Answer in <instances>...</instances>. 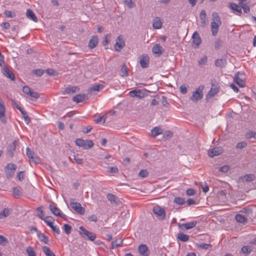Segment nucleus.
Returning a JSON list of instances; mask_svg holds the SVG:
<instances>
[{"label": "nucleus", "instance_id": "412c9836", "mask_svg": "<svg viewBox=\"0 0 256 256\" xmlns=\"http://www.w3.org/2000/svg\"><path fill=\"white\" fill-rule=\"evenodd\" d=\"M12 212V209L10 208H4L0 212V220L4 219L8 217Z\"/></svg>", "mask_w": 256, "mask_h": 256}, {"label": "nucleus", "instance_id": "f03ea898", "mask_svg": "<svg viewBox=\"0 0 256 256\" xmlns=\"http://www.w3.org/2000/svg\"><path fill=\"white\" fill-rule=\"evenodd\" d=\"M204 86L202 85L197 88L194 92H193L192 96L190 98V100L194 102H197L198 101L202 99L203 97L202 90Z\"/></svg>", "mask_w": 256, "mask_h": 256}, {"label": "nucleus", "instance_id": "5701e85b", "mask_svg": "<svg viewBox=\"0 0 256 256\" xmlns=\"http://www.w3.org/2000/svg\"><path fill=\"white\" fill-rule=\"evenodd\" d=\"M200 17L201 20V26H204L208 21L206 18V12L204 10H202L201 11Z\"/></svg>", "mask_w": 256, "mask_h": 256}, {"label": "nucleus", "instance_id": "3c124183", "mask_svg": "<svg viewBox=\"0 0 256 256\" xmlns=\"http://www.w3.org/2000/svg\"><path fill=\"white\" fill-rule=\"evenodd\" d=\"M102 87V86L101 84H96L91 87L90 90L94 92H98L101 90Z\"/></svg>", "mask_w": 256, "mask_h": 256}, {"label": "nucleus", "instance_id": "603ef678", "mask_svg": "<svg viewBox=\"0 0 256 256\" xmlns=\"http://www.w3.org/2000/svg\"><path fill=\"white\" fill-rule=\"evenodd\" d=\"M198 248L204 250H208L209 248H211L212 246L210 244L202 243L198 244Z\"/></svg>", "mask_w": 256, "mask_h": 256}, {"label": "nucleus", "instance_id": "79ce46f5", "mask_svg": "<svg viewBox=\"0 0 256 256\" xmlns=\"http://www.w3.org/2000/svg\"><path fill=\"white\" fill-rule=\"evenodd\" d=\"M174 202L179 205H182L186 202L184 199L181 197H176L174 200Z\"/></svg>", "mask_w": 256, "mask_h": 256}, {"label": "nucleus", "instance_id": "dca6fc26", "mask_svg": "<svg viewBox=\"0 0 256 256\" xmlns=\"http://www.w3.org/2000/svg\"><path fill=\"white\" fill-rule=\"evenodd\" d=\"M18 144V141L14 140V141L12 144H10L8 148H7V151L8 152V154L10 157L13 156H14V152L15 151L16 146Z\"/></svg>", "mask_w": 256, "mask_h": 256}, {"label": "nucleus", "instance_id": "9d476101", "mask_svg": "<svg viewBox=\"0 0 256 256\" xmlns=\"http://www.w3.org/2000/svg\"><path fill=\"white\" fill-rule=\"evenodd\" d=\"M192 44L195 48H197L202 43V39L199 34L196 31L192 34Z\"/></svg>", "mask_w": 256, "mask_h": 256}, {"label": "nucleus", "instance_id": "f8f14e48", "mask_svg": "<svg viewBox=\"0 0 256 256\" xmlns=\"http://www.w3.org/2000/svg\"><path fill=\"white\" fill-rule=\"evenodd\" d=\"M244 77L243 74H240L239 72L234 77V82L242 88L245 86V81Z\"/></svg>", "mask_w": 256, "mask_h": 256}, {"label": "nucleus", "instance_id": "e2e57ef3", "mask_svg": "<svg viewBox=\"0 0 256 256\" xmlns=\"http://www.w3.org/2000/svg\"><path fill=\"white\" fill-rule=\"evenodd\" d=\"M50 227L54 234H60V229L57 226H54L53 224H52V226H50Z\"/></svg>", "mask_w": 256, "mask_h": 256}, {"label": "nucleus", "instance_id": "7ed1b4c3", "mask_svg": "<svg viewBox=\"0 0 256 256\" xmlns=\"http://www.w3.org/2000/svg\"><path fill=\"white\" fill-rule=\"evenodd\" d=\"M75 142L76 145L82 147L84 150L90 148L94 145L93 142L90 140H84L82 138H77L75 140Z\"/></svg>", "mask_w": 256, "mask_h": 256}, {"label": "nucleus", "instance_id": "58836bf2", "mask_svg": "<svg viewBox=\"0 0 256 256\" xmlns=\"http://www.w3.org/2000/svg\"><path fill=\"white\" fill-rule=\"evenodd\" d=\"M38 236L41 242H43L44 244H46L48 242V238L45 236L44 234L42 233L38 234Z\"/></svg>", "mask_w": 256, "mask_h": 256}, {"label": "nucleus", "instance_id": "72a5a7b5", "mask_svg": "<svg viewBox=\"0 0 256 256\" xmlns=\"http://www.w3.org/2000/svg\"><path fill=\"white\" fill-rule=\"evenodd\" d=\"M252 248L251 246H243L241 248V252L246 256L252 252Z\"/></svg>", "mask_w": 256, "mask_h": 256}, {"label": "nucleus", "instance_id": "ddd939ff", "mask_svg": "<svg viewBox=\"0 0 256 256\" xmlns=\"http://www.w3.org/2000/svg\"><path fill=\"white\" fill-rule=\"evenodd\" d=\"M198 224V222L194 220L184 224H179L178 226L180 228H185L186 230H190L194 228Z\"/></svg>", "mask_w": 256, "mask_h": 256}, {"label": "nucleus", "instance_id": "2f4dec72", "mask_svg": "<svg viewBox=\"0 0 256 256\" xmlns=\"http://www.w3.org/2000/svg\"><path fill=\"white\" fill-rule=\"evenodd\" d=\"M177 239L181 242H186L189 240V236L180 232L178 234Z\"/></svg>", "mask_w": 256, "mask_h": 256}, {"label": "nucleus", "instance_id": "a19ab883", "mask_svg": "<svg viewBox=\"0 0 256 256\" xmlns=\"http://www.w3.org/2000/svg\"><path fill=\"white\" fill-rule=\"evenodd\" d=\"M122 246V240L120 238L113 241V248Z\"/></svg>", "mask_w": 256, "mask_h": 256}, {"label": "nucleus", "instance_id": "338daca9", "mask_svg": "<svg viewBox=\"0 0 256 256\" xmlns=\"http://www.w3.org/2000/svg\"><path fill=\"white\" fill-rule=\"evenodd\" d=\"M12 102L13 106L18 109L20 111V112H22L24 110V109L19 104H18L15 100H12Z\"/></svg>", "mask_w": 256, "mask_h": 256}, {"label": "nucleus", "instance_id": "9b49d317", "mask_svg": "<svg viewBox=\"0 0 256 256\" xmlns=\"http://www.w3.org/2000/svg\"><path fill=\"white\" fill-rule=\"evenodd\" d=\"M149 56L144 54L141 56L140 58V64L142 68H146L148 67L149 64Z\"/></svg>", "mask_w": 256, "mask_h": 256}, {"label": "nucleus", "instance_id": "774afa93", "mask_svg": "<svg viewBox=\"0 0 256 256\" xmlns=\"http://www.w3.org/2000/svg\"><path fill=\"white\" fill-rule=\"evenodd\" d=\"M247 146V143L244 142H240L237 144L236 147L238 148L242 149Z\"/></svg>", "mask_w": 256, "mask_h": 256}, {"label": "nucleus", "instance_id": "c85d7f7f", "mask_svg": "<svg viewBox=\"0 0 256 256\" xmlns=\"http://www.w3.org/2000/svg\"><path fill=\"white\" fill-rule=\"evenodd\" d=\"M219 88L218 87H216L214 88H211L210 90L208 92V94L206 95V98H210L214 97L216 94H218L219 92Z\"/></svg>", "mask_w": 256, "mask_h": 256}, {"label": "nucleus", "instance_id": "423d86ee", "mask_svg": "<svg viewBox=\"0 0 256 256\" xmlns=\"http://www.w3.org/2000/svg\"><path fill=\"white\" fill-rule=\"evenodd\" d=\"M70 204L72 208L78 214H84L85 212V209L82 207L80 204L74 202V199H72L70 200Z\"/></svg>", "mask_w": 256, "mask_h": 256}, {"label": "nucleus", "instance_id": "1a4fd4ad", "mask_svg": "<svg viewBox=\"0 0 256 256\" xmlns=\"http://www.w3.org/2000/svg\"><path fill=\"white\" fill-rule=\"evenodd\" d=\"M49 208L51 212L54 216H58L64 220H66V216L64 214L62 213L60 210L56 206L53 204H50L49 206Z\"/></svg>", "mask_w": 256, "mask_h": 256}, {"label": "nucleus", "instance_id": "f704fd0d", "mask_svg": "<svg viewBox=\"0 0 256 256\" xmlns=\"http://www.w3.org/2000/svg\"><path fill=\"white\" fill-rule=\"evenodd\" d=\"M48 226H52L54 221V218L50 216H46L42 220Z\"/></svg>", "mask_w": 256, "mask_h": 256}, {"label": "nucleus", "instance_id": "4d7b16f0", "mask_svg": "<svg viewBox=\"0 0 256 256\" xmlns=\"http://www.w3.org/2000/svg\"><path fill=\"white\" fill-rule=\"evenodd\" d=\"M4 15L8 18H14L16 16V14L14 12L10 11V10H5L4 12Z\"/></svg>", "mask_w": 256, "mask_h": 256}, {"label": "nucleus", "instance_id": "6e6552de", "mask_svg": "<svg viewBox=\"0 0 256 256\" xmlns=\"http://www.w3.org/2000/svg\"><path fill=\"white\" fill-rule=\"evenodd\" d=\"M80 234L83 237H86L91 241L94 240L96 238V236L94 234L87 230L83 226L80 227Z\"/></svg>", "mask_w": 256, "mask_h": 256}, {"label": "nucleus", "instance_id": "cd10ccee", "mask_svg": "<svg viewBox=\"0 0 256 256\" xmlns=\"http://www.w3.org/2000/svg\"><path fill=\"white\" fill-rule=\"evenodd\" d=\"M162 133V130L158 126H156L151 130L152 136L155 138Z\"/></svg>", "mask_w": 256, "mask_h": 256}, {"label": "nucleus", "instance_id": "4be33fe9", "mask_svg": "<svg viewBox=\"0 0 256 256\" xmlns=\"http://www.w3.org/2000/svg\"><path fill=\"white\" fill-rule=\"evenodd\" d=\"M152 26L154 29H160L162 27V22L159 17H156L154 19Z\"/></svg>", "mask_w": 256, "mask_h": 256}, {"label": "nucleus", "instance_id": "13d9d810", "mask_svg": "<svg viewBox=\"0 0 256 256\" xmlns=\"http://www.w3.org/2000/svg\"><path fill=\"white\" fill-rule=\"evenodd\" d=\"M12 192H13L14 194L18 197H20L22 195V192L20 191L19 188L17 187H14L13 188Z\"/></svg>", "mask_w": 256, "mask_h": 256}, {"label": "nucleus", "instance_id": "a878e982", "mask_svg": "<svg viewBox=\"0 0 256 256\" xmlns=\"http://www.w3.org/2000/svg\"><path fill=\"white\" fill-rule=\"evenodd\" d=\"M26 15L28 18L32 20L34 22H38V18H37L35 14H34V12L32 10H31L30 9L27 10L26 12Z\"/></svg>", "mask_w": 256, "mask_h": 256}, {"label": "nucleus", "instance_id": "a18cd8bd", "mask_svg": "<svg viewBox=\"0 0 256 256\" xmlns=\"http://www.w3.org/2000/svg\"><path fill=\"white\" fill-rule=\"evenodd\" d=\"M246 181L250 182L253 181L255 178L256 176L254 174H246L244 176Z\"/></svg>", "mask_w": 256, "mask_h": 256}, {"label": "nucleus", "instance_id": "7c9ffc66", "mask_svg": "<svg viewBox=\"0 0 256 256\" xmlns=\"http://www.w3.org/2000/svg\"><path fill=\"white\" fill-rule=\"evenodd\" d=\"M85 98L86 96L84 94H78L74 96L72 100L74 102L78 103L84 101L85 100Z\"/></svg>", "mask_w": 256, "mask_h": 256}, {"label": "nucleus", "instance_id": "c756f323", "mask_svg": "<svg viewBox=\"0 0 256 256\" xmlns=\"http://www.w3.org/2000/svg\"><path fill=\"white\" fill-rule=\"evenodd\" d=\"M113 208L114 207L116 208V210L118 208H120V207L122 206V202L118 198V197L116 196H115L113 195Z\"/></svg>", "mask_w": 256, "mask_h": 256}, {"label": "nucleus", "instance_id": "ea45409f", "mask_svg": "<svg viewBox=\"0 0 256 256\" xmlns=\"http://www.w3.org/2000/svg\"><path fill=\"white\" fill-rule=\"evenodd\" d=\"M26 251L28 256H36L35 252L33 248L30 246H28L26 248Z\"/></svg>", "mask_w": 256, "mask_h": 256}, {"label": "nucleus", "instance_id": "bb28decb", "mask_svg": "<svg viewBox=\"0 0 256 256\" xmlns=\"http://www.w3.org/2000/svg\"><path fill=\"white\" fill-rule=\"evenodd\" d=\"M78 90V88L77 86H73L69 88H66L63 92L64 94H72Z\"/></svg>", "mask_w": 256, "mask_h": 256}, {"label": "nucleus", "instance_id": "473e14b6", "mask_svg": "<svg viewBox=\"0 0 256 256\" xmlns=\"http://www.w3.org/2000/svg\"><path fill=\"white\" fill-rule=\"evenodd\" d=\"M120 74L122 77L128 76V71L126 64H123L120 68Z\"/></svg>", "mask_w": 256, "mask_h": 256}, {"label": "nucleus", "instance_id": "393cba45", "mask_svg": "<svg viewBox=\"0 0 256 256\" xmlns=\"http://www.w3.org/2000/svg\"><path fill=\"white\" fill-rule=\"evenodd\" d=\"M230 7L234 12H236L238 15L242 13L240 5L239 6L235 3L232 2L230 4Z\"/></svg>", "mask_w": 256, "mask_h": 256}, {"label": "nucleus", "instance_id": "de8ad7c7", "mask_svg": "<svg viewBox=\"0 0 256 256\" xmlns=\"http://www.w3.org/2000/svg\"><path fill=\"white\" fill-rule=\"evenodd\" d=\"M208 61V58L206 56H204L200 58V59L198 61V65L200 66L204 65L206 64Z\"/></svg>", "mask_w": 256, "mask_h": 256}, {"label": "nucleus", "instance_id": "c03bdc74", "mask_svg": "<svg viewBox=\"0 0 256 256\" xmlns=\"http://www.w3.org/2000/svg\"><path fill=\"white\" fill-rule=\"evenodd\" d=\"M20 112L23 118H24L25 122L27 124H28L30 121V119L28 116L27 112L24 110Z\"/></svg>", "mask_w": 256, "mask_h": 256}, {"label": "nucleus", "instance_id": "4c0bfd02", "mask_svg": "<svg viewBox=\"0 0 256 256\" xmlns=\"http://www.w3.org/2000/svg\"><path fill=\"white\" fill-rule=\"evenodd\" d=\"M226 60L224 59H217L215 62V65L218 67L222 68L225 66Z\"/></svg>", "mask_w": 256, "mask_h": 256}, {"label": "nucleus", "instance_id": "c9c22d12", "mask_svg": "<svg viewBox=\"0 0 256 256\" xmlns=\"http://www.w3.org/2000/svg\"><path fill=\"white\" fill-rule=\"evenodd\" d=\"M42 250L46 256H56L50 250V249L46 246H42Z\"/></svg>", "mask_w": 256, "mask_h": 256}, {"label": "nucleus", "instance_id": "a211bd4d", "mask_svg": "<svg viewBox=\"0 0 256 256\" xmlns=\"http://www.w3.org/2000/svg\"><path fill=\"white\" fill-rule=\"evenodd\" d=\"M164 51V48L160 44H156L152 48V52L158 56H160Z\"/></svg>", "mask_w": 256, "mask_h": 256}, {"label": "nucleus", "instance_id": "f257e3e1", "mask_svg": "<svg viewBox=\"0 0 256 256\" xmlns=\"http://www.w3.org/2000/svg\"><path fill=\"white\" fill-rule=\"evenodd\" d=\"M212 22H211V30L212 34L215 36L218 32V28L222 24L220 17L216 12L212 14Z\"/></svg>", "mask_w": 256, "mask_h": 256}, {"label": "nucleus", "instance_id": "6ab92c4d", "mask_svg": "<svg viewBox=\"0 0 256 256\" xmlns=\"http://www.w3.org/2000/svg\"><path fill=\"white\" fill-rule=\"evenodd\" d=\"M2 73L8 78L12 80H14L15 76L14 73L11 70L8 68H4L2 69Z\"/></svg>", "mask_w": 256, "mask_h": 256}, {"label": "nucleus", "instance_id": "69168bd1", "mask_svg": "<svg viewBox=\"0 0 256 256\" xmlns=\"http://www.w3.org/2000/svg\"><path fill=\"white\" fill-rule=\"evenodd\" d=\"M30 162H33L34 164H38L40 162V159L39 158L36 156L35 154L33 156H32V158L29 159Z\"/></svg>", "mask_w": 256, "mask_h": 256}, {"label": "nucleus", "instance_id": "0eeeda50", "mask_svg": "<svg viewBox=\"0 0 256 256\" xmlns=\"http://www.w3.org/2000/svg\"><path fill=\"white\" fill-rule=\"evenodd\" d=\"M125 46V41L122 36H119L116 40L114 48L116 51L120 52Z\"/></svg>", "mask_w": 256, "mask_h": 256}, {"label": "nucleus", "instance_id": "052dcab7", "mask_svg": "<svg viewBox=\"0 0 256 256\" xmlns=\"http://www.w3.org/2000/svg\"><path fill=\"white\" fill-rule=\"evenodd\" d=\"M32 73L38 76H40L44 74V70L42 69H36L32 71Z\"/></svg>", "mask_w": 256, "mask_h": 256}, {"label": "nucleus", "instance_id": "e433bc0d", "mask_svg": "<svg viewBox=\"0 0 256 256\" xmlns=\"http://www.w3.org/2000/svg\"><path fill=\"white\" fill-rule=\"evenodd\" d=\"M236 220L240 223H244L246 222V218L242 214H236L235 216Z\"/></svg>", "mask_w": 256, "mask_h": 256}, {"label": "nucleus", "instance_id": "f3484780", "mask_svg": "<svg viewBox=\"0 0 256 256\" xmlns=\"http://www.w3.org/2000/svg\"><path fill=\"white\" fill-rule=\"evenodd\" d=\"M130 95L132 98H142L144 97L145 94L143 92L142 90H133L129 92Z\"/></svg>", "mask_w": 256, "mask_h": 256}, {"label": "nucleus", "instance_id": "680f3d73", "mask_svg": "<svg viewBox=\"0 0 256 256\" xmlns=\"http://www.w3.org/2000/svg\"><path fill=\"white\" fill-rule=\"evenodd\" d=\"M180 92L182 94H186L188 90H187V86L186 84H183L180 86Z\"/></svg>", "mask_w": 256, "mask_h": 256}, {"label": "nucleus", "instance_id": "49530a36", "mask_svg": "<svg viewBox=\"0 0 256 256\" xmlns=\"http://www.w3.org/2000/svg\"><path fill=\"white\" fill-rule=\"evenodd\" d=\"M36 210L38 212V214H37L38 217L42 220L43 219H44V218L45 217L44 216V212H43L42 210V209L41 207L38 208Z\"/></svg>", "mask_w": 256, "mask_h": 256}, {"label": "nucleus", "instance_id": "6e6d98bb", "mask_svg": "<svg viewBox=\"0 0 256 256\" xmlns=\"http://www.w3.org/2000/svg\"><path fill=\"white\" fill-rule=\"evenodd\" d=\"M26 154L29 159L32 158V156L35 154L34 152L31 150L29 148H26Z\"/></svg>", "mask_w": 256, "mask_h": 256}, {"label": "nucleus", "instance_id": "4468645a", "mask_svg": "<svg viewBox=\"0 0 256 256\" xmlns=\"http://www.w3.org/2000/svg\"><path fill=\"white\" fill-rule=\"evenodd\" d=\"M223 150L221 147H216L212 148L210 150L208 151V154L209 156L213 158L215 156H218L222 154Z\"/></svg>", "mask_w": 256, "mask_h": 256}, {"label": "nucleus", "instance_id": "09e8293b", "mask_svg": "<svg viewBox=\"0 0 256 256\" xmlns=\"http://www.w3.org/2000/svg\"><path fill=\"white\" fill-rule=\"evenodd\" d=\"M148 175V172L146 170H141L138 173V176L142 178H146Z\"/></svg>", "mask_w": 256, "mask_h": 256}, {"label": "nucleus", "instance_id": "37998d69", "mask_svg": "<svg viewBox=\"0 0 256 256\" xmlns=\"http://www.w3.org/2000/svg\"><path fill=\"white\" fill-rule=\"evenodd\" d=\"M239 4L240 5L241 9L242 8L244 13H248L250 11L249 6L245 4L244 2L239 3Z\"/></svg>", "mask_w": 256, "mask_h": 256}, {"label": "nucleus", "instance_id": "2eb2a0df", "mask_svg": "<svg viewBox=\"0 0 256 256\" xmlns=\"http://www.w3.org/2000/svg\"><path fill=\"white\" fill-rule=\"evenodd\" d=\"M5 112L6 108L4 102L0 98V120L4 123L6 122V120L4 119Z\"/></svg>", "mask_w": 256, "mask_h": 256}, {"label": "nucleus", "instance_id": "864d4df0", "mask_svg": "<svg viewBox=\"0 0 256 256\" xmlns=\"http://www.w3.org/2000/svg\"><path fill=\"white\" fill-rule=\"evenodd\" d=\"M246 137L248 139L252 138H256V132L252 131L249 132L246 134Z\"/></svg>", "mask_w": 256, "mask_h": 256}, {"label": "nucleus", "instance_id": "b1692460", "mask_svg": "<svg viewBox=\"0 0 256 256\" xmlns=\"http://www.w3.org/2000/svg\"><path fill=\"white\" fill-rule=\"evenodd\" d=\"M98 44V38L97 36H94L90 40L88 43V46L90 48H96Z\"/></svg>", "mask_w": 256, "mask_h": 256}, {"label": "nucleus", "instance_id": "5fc2aeb1", "mask_svg": "<svg viewBox=\"0 0 256 256\" xmlns=\"http://www.w3.org/2000/svg\"><path fill=\"white\" fill-rule=\"evenodd\" d=\"M64 230L67 234H69L71 232L72 226L68 224H64Z\"/></svg>", "mask_w": 256, "mask_h": 256}, {"label": "nucleus", "instance_id": "39448f33", "mask_svg": "<svg viewBox=\"0 0 256 256\" xmlns=\"http://www.w3.org/2000/svg\"><path fill=\"white\" fill-rule=\"evenodd\" d=\"M152 212L158 219L163 220L166 218V212L164 208L156 205L153 207Z\"/></svg>", "mask_w": 256, "mask_h": 256}, {"label": "nucleus", "instance_id": "0e129e2a", "mask_svg": "<svg viewBox=\"0 0 256 256\" xmlns=\"http://www.w3.org/2000/svg\"><path fill=\"white\" fill-rule=\"evenodd\" d=\"M172 134L173 133L170 130L166 131L164 134V138L166 140L172 137Z\"/></svg>", "mask_w": 256, "mask_h": 256}, {"label": "nucleus", "instance_id": "8fccbe9b", "mask_svg": "<svg viewBox=\"0 0 256 256\" xmlns=\"http://www.w3.org/2000/svg\"><path fill=\"white\" fill-rule=\"evenodd\" d=\"M124 2L130 8H132L135 6V4L132 0H124Z\"/></svg>", "mask_w": 256, "mask_h": 256}, {"label": "nucleus", "instance_id": "aec40b11", "mask_svg": "<svg viewBox=\"0 0 256 256\" xmlns=\"http://www.w3.org/2000/svg\"><path fill=\"white\" fill-rule=\"evenodd\" d=\"M140 254L143 256H148L149 252L146 245L144 244H140L138 248Z\"/></svg>", "mask_w": 256, "mask_h": 256}, {"label": "nucleus", "instance_id": "bf43d9fd", "mask_svg": "<svg viewBox=\"0 0 256 256\" xmlns=\"http://www.w3.org/2000/svg\"><path fill=\"white\" fill-rule=\"evenodd\" d=\"M8 242V241L6 238L4 236L0 235V244L2 246H6Z\"/></svg>", "mask_w": 256, "mask_h": 256}, {"label": "nucleus", "instance_id": "20e7f679", "mask_svg": "<svg viewBox=\"0 0 256 256\" xmlns=\"http://www.w3.org/2000/svg\"><path fill=\"white\" fill-rule=\"evenodd\" d=\"M16 166L15 164L12 163L8 164L4 167L6 176L8 179L10 180L13 177V176L16 170Z\"/></svg>", "mask_w": 256, "mask_h": 256}]
</instances>
